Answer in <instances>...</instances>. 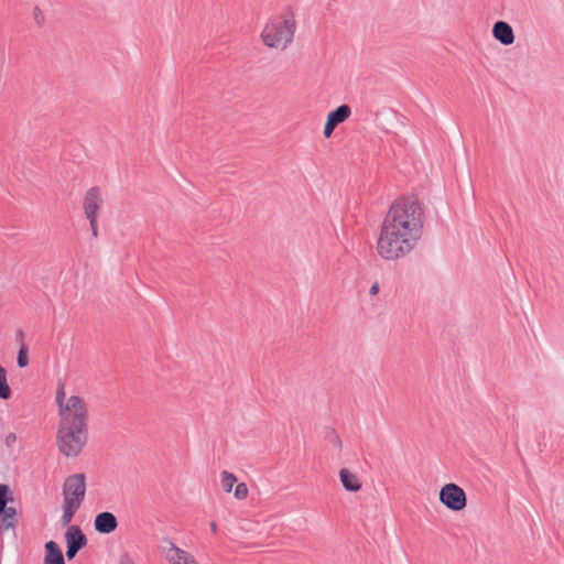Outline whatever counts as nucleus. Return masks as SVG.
<instances>
[{
	"instance_id": "1",
	"label": "nucleus",
	"mask_w": 564,
	"mask_h": 564,
	"mask_svg": "<svg viewBox=\"0 0 564 564\" xmlns=\"http://www.w3.org/2000/svg\"><path fill=\"white\" fill-rule=\"evenodd\" d=\"M424 234V210L411 197L399 198L390 206L380 227L376 250L386 261H398L411 254Z\"/></svg>"
},
{
	"instance_id": "2",
	"label": "nucleus",
	"mask_w": 564,
	"mask_h": 564,
	"mask_svg": "<svg viewBox=\"0 0 564 564\" xmlns=\"http://www.w3.org/2000/svg\"><path fill=\"white\" fill-rule=\"evenodd\" d=\"M295 32L294 13L283 11L265 20L260 31V41L269 50L283 52L294 42Z\"/></svg>"
},
{
	"instance_id": "3",
	"label": "nucleus",
	"mask_w": 564,
	"mask_h": 564,
	"mask_svg": "<svg viewBox=\"0 0 564 564\" xmlns=\"http://www.w3.org/2000/svg\"><path fill=\"white\" fill-rule=\"evenodd\" d=\"M86 495V477L84 474L68 476L63 485V524H68L80 508Z\"/></svg>"
},
{
	"instance_id": "4",
	"label": "nucleus",
	"mask_w": 564,
	"mask_h": 564,
	"mask_svg": "<svg viewBox=\"0 0 564 564\" xmlns=\"http://www.w3.org/2000/svg\"><path fill=\"white\" fill-rule=\"evenodd\" d=\"M56 402L58 404L59 424L66 425H87L88 412L85 401L78 395L66 398L63 386L56 391Z\"/></svg>"
},
{
	"instance_id": "5",
	"label": "nucleus",
	"mask_w": 564,
	"mask_h": 564,
	"mask_svg": "<svg viewBox=\"0 0 564 564\" xmlns=\"http://www.w3.org/2000/svg\"><path fill=\"white\" fill-rule=\"evenodd\" d=\"M56 443L58 451L67 457H76L87 443V425L59 424Z\"/></svg>"
},
{
	"instance_id": "6",
	"label": "nucleus",
	"mask_w": 564,
	"mask_h": 564,
	"mask_svg": "<svg viewBox=\"0 0 564 564\" xmlns=\"http://www.w3.org/2000/svg\"><path fill=\"white\" fill-rule=\"evenodd\" d=\"M438 499L448 510L459 512L467 506V497L462 487L454 482L445 484L438 494Z\"/></svg>"
},
{
	"instance_id": "7",
	"label": "nucleus",
	"mask_w": 564,
	"mask_h": 564,
	"mask_svg": "<svg viewBox=\"0 0 564 564\" xmlns=\"http://www.w3.org/2000/svg\"><path fill=\"white\" fill-rule=\"evenodd\" d=\"M160 553L167 564H200L189 551L177 546L172 540H163Z\"/></svg>"
},
{
	"instance_id": "8",
	"label": "nucleus",
	"mask_w": 564,
	"mask_h": 564,
	"mask_svg": "<svg viewBox=\"0 0 564 564\" xmlns=\"http://www.w3.org/2000/svg\"><path fill=\"white\" fill-rule=\"evenodd\" d=\"M102 205V195L98 187H91L86 192L84 198L85 215L90 225H94V218H98Z\"/></svg>"
},
{
	"instance_id": "9",
	"label": "nucleus",
	"mask_w": 564,
	"mask_h": 564,
	"mask_svg": "<svg viewBox=\"0 0 564 564\" xmlns=\"http://www.w3.org/2000/svg\"><path fill=\"white\" fill-rule=\"evenodd\" d=\"M67 543L66 556L70 560L86 545V536L77 525H72L65 533Z\"/></svg>"
},
{
	"instance_id": "10",
	"label": "nucleus",
	"mask_w": 564,
	"mask_h": 564,
	"mask_svg": "<svg viewBox=\"0 0 564 564\" xmlns=\"http://www.w3.org/2000/svg\"><path fill=\"white\" fill-rule=\"evenodd\" d=\"M351 115V108L348 105H341L336 110L327 115V120L324 126V137L329 138L335 128L345 122Z\"/></svg>"
},
{
	"instance_id": "11",
	"label": "nucleus",
	"mask_w": 564,
	"mask_h": 564,
	"mask_svg": "<svg viewBox=\"0 0 564 564\" xmlns=\"http://www.w3.org/2000/svg\"><path fill=\"white\" fill-rule=\"evenodd\" d=\"M94 527L98 533L109 534L117 529L118 520L113 513L104 511L96 516Z\"/></svg>"
},
{
	"instance_id": "12",
	"label": "nucleus",
	"mask_w": 564,
	"mask_h": 564,
	"mask_svg": "<svg viewBox=\"0 0 564 564\" xmlns=\"http://www.w3.org/2000/svg\"><path fill=\"white\" fill-rule=\"evenodd\" d=\"M494 37L502 45H511L514 42V33L511 25L505 21H498L492 26Z\"/></svg>"
},
{
	"instance_id": "13",
	"label": "nucleus",
	"mask_w": 564,
	"mask_h": 564,
	"mask_svg": "<svg viewBox=\"0 0 564 564\" xmlns=\"http://www.w3.org/2000/svg\"><path fill=\"white\" fill-rule=\"evenodd\" d=\"M339 480L343 487L350 492H357L361 489L362 482L360 477L348 468H341L339 470Z\"/></svg>"
},
{
	"instance_id": "14",
	"label": "nucleus",
	"mask_w": 564,
	"mask_h": 564,
	"mask_svg": "<svg viewBox=\"0 0 564 564\" xmlns=\"http://www.w3.org/2000/svg\"><path fill=\"white\" fill-rule=\"evenodd\" d=\"M44 564H65L63 553L54 541L45 543Z\"/></svg>"
},
{
	"instance_id": "15",
	"label": "nucleus",
	"mask_w": 564,
	"mask_h": 564,
	"mask_svg": "<svg viewBox=\"0 0 564 564\" xmlns=\"http://www.w3.org/2000/svg\"><path fill=\"white\" fill-rule=\"evenodd\" d=\"M237 484V477L227 470L220 473V485L225 492H231Z\"/></svg>"
},
{
	"instance_id": "16",
	"label": "nucleus",
	"mask_w": 564,
	"mask_h": 564,
	"mask_svg": "<svg viewBox=\"0 0 564 564\" xmlns=\"http://www.w3.org/2000/svg\"><path fill=\"white\" fill-rule=\"evenodd\" d=\"M0 514L2 516L3 522L6 523L7 528H13L14 527V518H15V510L12 507H7V503L3 505V508L0 509Z\"/></svg>"
},
{
	"instance_id": "17",
	"label": "nucleus",
	"mask_w": 564,
	"mask_h": 564,
	"mask_svg": "<svg viewBox=\"0 0 564 564\" xmlns=\"http://www.w3.org/2000/svg\"><path fill=\"white\" fill-rule=\"evenodd\" d=\"M11 395V390L8 386L7 381V372L4 368L0 365V398L1 399H9Z\"/></svg>"
},
{
	"instance_id": "18",
	"label": "nucleus",
	"mask_w": 564,
	"mask_h": 564,
	"mask_svg": "<svg viewBox=\"0 0 564 564\" xmlns=\"http://www.w3.org/2000/svg\"><path fill=\"white\" fill-rule=\"evenodd\" d=\"M249 489L245 482L235 485L234 496L238 500H243L248 497Z\"/></svg>"
},
{
	"instance_id": "19",
	"label": "nucleus",
	"mask_w": 564,
	"mask_h": 564,
	"mask_svg": "<svg viewBox=\"0 0 564 564\" xmlns=\"http://www.w3.org/2000/svg\"><path fill=\"white\" fill-rule=\"evenodd\" d=\"M33 19L39 26H42L45 23V14L40 7H35L33 9Z\"/></svg>"
},
{
	"instance_id": "20",
	"label": "nucleus",
	"mask_w": 564,
	"mask_h": 564,
	"mask_svg": "<svg viewBox=\"0 0 564 564\" xmlns=\"http://www.w3.org/2000/svg\"><path fill=\"white\" fill-rule=\"evenodd\" d=\"M18 365L19 367L23 368L28 365V355H26V349L24 347H22L18 354Z\"/></svg>"
},
{
	"instance_id": "21",
	"label": "nucleus",
	"mask_w": 564,
	"mask_h": 564,
	"mask_svg": "<svg viewBox=\"0 0 564 564\" xmlns=\"http://www.w3.org/2000/svg\"><path fill=\"white\" fill-rule=\"evenodd\" d=\"M9 492V488L7 485L0 484V509L3 508V505L7 503V495Z\"/></svg>"
},
{
	"instance_id": "22",
	"label": "nucleus",
	"mask_w": 564,
	"mask_h": 564,
	"mask_svg": "<svg viewBox=\"0 0 564 564\" xmlns=\"http://www.w3.org/2000/svg\"><path fill=\"white\" fill-rule=\"evenodd\" d=\"M379 290H380V286H379V283L378 282H375L370 289H369V294L371 296H376L378 293H379Z\"/></svg>"
},
{
	"instance_id": "23",
	"label": "nucleus",
	"mask_w": 564,
	"mask_h": 564,
	"mask_svg": "<svg viewBox=\"0 0 564 564\" xmlns=\"http://www.w3.org/2000/svg\"><path fill=\"white\" fill-rule=\"evenodd\" d=\"M119 564H135V563H134V561H133L131 557H129V556H123V557L120 560Z\"/></svg>"
},
{
	"instance_id": "24",
	"label": "nucleus",
	"mask_w": 564,
	"mask_h": 564,
	"mask_svg": "<svg viewBox=\"0 0 564 564\" xmlns=\"http://www.w3.org/2000/svg\"><path fill=\"white\" fill-rule=\"evenodd\" d=\"M97 219H98V218H94V225H90V228H91L93 235H94L95 237L98 235Z\"/></svg>"
},
{
	"instance_id": "25",
	"label": "nucleus",
	"mask_w": 564,
	"mask_h": 564,
	"mask_svg": "<svg viewBox=\"0 0 564 564\" xmlns=\"http://www.w3.org/2000/svg\"><path fill=\"white\" fill-rule=\"evenodd\" d=\"M209 527H210V530H212L213 533L217 532V524H216V522H214V521L210 522Z\"/></svg>"
}]
</instances>
